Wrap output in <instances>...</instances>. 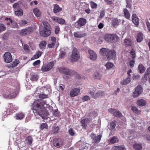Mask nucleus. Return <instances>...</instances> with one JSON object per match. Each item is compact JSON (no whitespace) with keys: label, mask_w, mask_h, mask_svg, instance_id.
Instances as JSON below:
<instances>
[{"label":"nucleus","mask_w":150,"mask_h":150,"mask_svg":"<svg viewBox=\"0 0 150 150\" xmlns=\"http://www.w3.org/2000/svg\"><path fill=\"white\" fill-rule=\"evenodd\" d=\"M88 52L89 54L90 58L93 61H95L96 59L97 55L94 51L89 50L88 51Z\"/></svg>","instance_id":"obj_18"},{"label":"nucleus","mask_w":150,"mask_h":150,"mask_svg":"<svg viewBox=\"0 0 150 150\" xmlns=\"http://www.w3.org/2000/svg\"><path fill=\"white\" fill-rule=\"evenodd\" d=\"M42 23L43 29L40 31V34L43 37H47L51 34L52 28L50 24L47 21H43Z\"/></svg>","instance_id":"obj_2"},{"label":"nucleus","mask_w":150,"mask_h":150,"mask_svg":"<svg viewBox=\"0 0 150 150\" xmlns=\"http://www.w3.org/2000/svg\"><path fill=\"white\" fill-rule=\"evenodd\" d=\"M15 14L17 16H21L23 15V10L20 8L19 9L15 12Z\"/></svg>","instance_id":"obj_40"},{"label":"nucleus","mask_w":150,"mask_h":150,"mask_svg":"<svg viewBox=\"0 0 150 150\" xmlns=\"http://www.w3.org/2000/svg\"><path fill=\"white\" fill-rule=\"evenodd\" d=\"M138 69L139 71V73L141 74L143 73L146 69L145 67L144 66V65L142 64H139Z\"/></svg>","instance_id":"obj_29"},{"label":"nucleus","mask_w":150,"mask_h":150,"mask_svg":"<svg viewBox=\"0 0 150 150\" xmlns=\"http://www.w3.org/2000/svg\"><path fill=\"white\" fill-rule=\"evenodd\" d=\"M33 12L37 17H40L41 15V12L40 10L37 8H34L33 10Z\"/></svg>","instance_id":"obj_33"},{"label":"nucleus","mask_w":150,"mask_h":150,"mask_svg":"<svg viewBox=\"0 0 150 150\" xmlns=\"http://www.w3.org/2000/svg\"><path fill=\"white\" fill-rule=\"evenodd\" d=\"M71 57V61L73 62L77 61L79 59L80 55L76 48L74 47L73 49Z\"/></svg>","instance_id":"obj_6"},{"label":"nucleus","mask_w":150,"mask_h":150,"mask_svg":"<svg viewBox=\"0 0 150 150\" xmlns=\"http://www.w3.org/2000/svg\"><path fill=\"white\" fill-rule=\"evenodd\" d=\"M26 140L28 141V144L29 145H30L32 143L33 139L31 136H28Z\"/></svg>","instance_id":"obj_45"},{"label":"nucleus","mask_w":150,"mask_h":150,"mask_svg":"<svg viewBox=\"0 0 150 150\" xmlns=\"http://www.w3.org/2000/svg\"><path fill=\"white\" fill-rule=\"evenodd\" d=\"M39 97L42 99L47 98H48V95L45 94H40L39 95Z\"/></svg>","instance_id":"obj_55"},{"label":"nucleus","mask_w":150,"mask_h":150,"mask_svg":"<svg viewBox=\"0 0 150 150\" xmlns=\"http://www.w3.org/2000/svg\"><path fill=\"white\" fill-rule=\"evenodd\" d=\"M132 21L133 23L136 26H137L139 24V19L135 14H132Z\"/></svg>","instance_id":"obj_20"},{"label":"nucleus","mask_w":150,"mask_h":150,"mask_svg":"<svg viewBox=\"0 0 150 150\" xmlns=\"http://www.w3.org/2000/svg\"><path fill=\"white\" fill-rule=\"evenodd\" d=\"M143 39V35L142 33L139 32L138 33L137 35L136 40L137 42H141Z\"/></svg>","instance_id":"obj_25"},{"label":"nucleus","mask_w":150,"mask_h":150,"mask_svg":"<svg viewBox=\"0 0 150 150\" xmlns=\"http://www.w3.org/2000/svg\"><path fill=\"white\" fill-rule=\"evenodd\" d=\"M130 82V78L128 77V78H126L124 80L121 81L120 83L122 85H126L128 84Z\"/></svg>","instance_id":"obj_36"},{"label":"nucleus","mask_w":150,"mask_h":150,"mask_svg":"<svg viewBox=\"0 0 150 150\" xmlns=\"http://www.w3.org/2000/svg\"><path fill=\"white\" fill-rule=\"evenodd\" d=\"M66 53L63 52V51H62L60 54V55L59 56V57L61 59H63Z\"/></svg>","instance_id":"obj_52"},{"label":"nucleus","mask_w":150,"mask_h":150,"mask_svg":"<svg viewBox=\"0 0 150 150\" xmlns=\"http://www.w3.org/2000/svg\"><path fill=\"white\" fill-rule=\"evenodd\" d=\"M30 76V79L32 81H37L38 79V76L37 74H32Z\"/></svg>","instance_id":"obj_34"},{"label":"nucleus","mask_w":150,"mask_h":150,"mask_svg":"<svg viewBox=\"0 0 150 150\" xmlns=\"http://www.w3.org/2000/svg\"><path fill=\"white\" fill-rule=\"evenodd\" d=\"M121 20L118 19L117 18H113L112 20V25L114 27H115L119 25V23H120Z\"/></svg>","instance_id":"obj_23"},{"label":"nucleus","mask_w":150,"mask_h":150,"mask_svg":"<svg viewBox=\"0 0 150 150\" xmlns=\"http://www.w3.org/2000/svg\"><path fill=\"white\" fill-rule=\"evenodd\" d=\"M25 115L22 112H20L16 114L14 118L17 120H21L25 117Z\"/></svg>","instance_id":"obj_22"},{"label":"nucleus","mask_w":150,"mask_h":150,"mask_svg":"<svg viewBox=\"0 0 150 150\" xmlns=\"http://www.w3.org/2000/svg\"><path fill=\"white\" fill-rule=\"evenodd\" d=\"M46 104L45 101L41 100L34 103L33 111L35 115H38L43 118L48 116V112L44 106Z\"/></svg>","instance_id":"obj_1"},{"label":"nucleus","mask_w":150,"mask_h":150,"mask_svg":"<svg viewBox=\"0 0 150 150\" xmlns=\"http://www.w3.org/2000/svg\"><path fill=\"white\" fill-rule=\"evenodd\" d=\"M48 127V125L47 123H43L40 124L39 128L41 130H42L44 129H47Z\"/></svg>","instance_id":"obj_39"},{"label":"nucleus","mask_w":150,"mask_h":150,"mask_svg":"<svg viewBox=\"0 0 150 150\" xmlns=\"http://www.w3.org/2000/svg\"><path fill=\"white\" fill-rule=\"evenodd\" d=\"M19 63V61L18 59H16L11 63V67H15Z\"/></svg>","instance_id":"obj_44"},{"label":"nucleus","mask_w":150,"mask_h":150,"mask_svg":"<svg viewBox=\"0 0 150 150\" xmlns=\"http://www.w3.org/2000/svg\"><path fill=\"white\" fill-rule=\"evenodd\" d=\"M5 20L6 21H8L10 22L11 23L10 26L11 28H17L18 26L17 23L14 21H13L10 18H5Z\"/></svg>","instance_id":"obj_24"},{"label":"nucleus","mask_w":150,"mask_h":150,"mask_svg":"<svg viewBox=\"0 0 150 150\" xmlns=\"http://www.w3.org/2000/svg\"><path fill=\"white\" fill-rule=\"evenodd\" d=\"M135 63V62L133 60H130L129 62V65L131 67H134Z\"/></svg>","instance_id":"obj_56"},{"label":"nucleus","mask_w":150,"mask_h":150,"mask_svg":"<svg viewBox=\"0 0 150 150\" xmlns=\"http://www.w3.org/2000/svg\"><path fill=\"white\" fill-rule=\"evenodd\" d=\"M52 142L54 146L60 148L63 145V140L60 138H55L53 139Z\"/></svg>","instance_id":"obj_11"},{"label":"nucleus","mask_w":150,"mask_h":150,"mask_svg":"<svg viewBox=\"0 0 150 150\" xmlns=\"http://www.w3.org/2000/svg\"><path fill=\"white\" fill-rule=\"evenodd\" d=\"M100 53L103 56H106L108 60L114 59L116 57V52L114 50H109L105 48L100 49Z\"/></svg>","instance_id":"obj_3"},{"label":"nucleus","mask_w":150,"mask_h":150,"mask_svg":"<svg viewBox=\"0 0 150 150\" xmlns=\"http://www.w3.org/2000/svg\"><path fill=\"white\" fill-rule=\"evenodd\" d=\"M18 109V108L15 105L12 103H9L8 105V108L7 110L8 111L13 113Z\"/></svg>","instance_id":"obj_16"},{"label":"nucleus","mask_w":150,"mask_h":150,"mask_svg":"<svg viewBox=\"0 0 150 150\" xmlns=\"http://www.w3.org/2000/svg\"><path fill=\"white\" fill-rule=\"evenodd\" d=\"M131 110L136 114H139L140 113V112L138 109L135 106H132L131 108Z\"/></svg>","instance_id":"obj_43"},{"label":"nucleus","mask_w":150,"mask_h":150,"mask_svg":"<svg viewBox=\"0 0 150 150\" xmlns=\"http://www.w3.org/2000/svg\"><path fill=\"white\" fill-rule=\"evenodd\" d=\"M101 75L100 74H99L98 72H96L94 73V78L95 79H100L101 78Z\"/></svg>","instance_id":"obj_41"},{"label":"nucleus","mask_w":150,"mask_h":150,"mask_svg":"<svg viewBox=\"0 0 150 150\" xmlns=\"http://www.w3.org/2000/svg\"><path fill=\"white\" fill-rule=\"evenodd\" d=\"M80 89L76 88L72 89L70 92L69 95L71 97H73L78 96L80 93Z\"/></svg>","instance_id":"obj_12"},{"label":"nucleus","mask_w":150,"mask_h":150,"mask_svg":"<svg viewBox=\"0 0 150 150\" xmlns=\"http://www.w3.org/2000/svg\"><path fill=\"white\" fill-rule=\"evenodd\" d=\"M86 34L82 31H77L74 33V37L76 38H80L85 36Z\"/></svg>","instance_id":"obj_17"},{"label":"nucleus","mask_w":150,"mask_h":150,"mask_svg":"<svg viewBox=\"0 0 150 150\" xmlns=\"http://www.w3.org/2000/svg\"><path fill=\"white\" fill-rule=\"evenodd\" d=\"M4 61L6 63H10L12 60L11 54L8 52H6L4 55Z\"/></svg>","instance_id":"obj_14"},{"label":"nucleus","mask_w":150,"mask_h":150,"mask_svg":"<svg viewBox=\"0 0 150 150\" xmlns=\"http://www.w3.org/2000/svg\"><path fill=\"white\" fill-rule=\"evenodd\" d=\"M91 137L93 139V141L95 143H98L100 141L102 136L101 135H99L97 136L95 135L94 134H91Z\"/></svg>","instance_id":"obj_19"},{"label":"nucleus","mask_w":150,"mask_h":150,"mask_svg":"<svg viewBox=\"0 0 150 150\" xmlns=\"http://www.w3.org/2000/svg\"><path fill=\"white\" fill-rule=\"evenodd\" d=\"M24 50L26 52H29V47L28 45L25 44L24 46Z\"/></svg>","instance_id":"obj_59"},{"label":"nucleus","mask_w":150,"mask_h":150,"mask_svg":"<svg viewBox=\"0 0 150 150\" xmlns=\"http://www.w3.org/2000/svg\"><path fill=\"white\" fill-rule=\"evenodd\" d=\"M40 61L39 60H37L35 62H34L33 63V65L34 66H36L38 65H39L40 64Z\"/></svg>","instance_id":"obj_60"},{"label":"nucleus","mask_w":150,"mask_h":150,"mask_svg":"<svg viewBox=\"0 0 150 150\" xmlns=\"http://www.w3.org/2000/svg\"><path fill=\"white\" fill-rule=\"evenodd\" d=\"M104 26V24L101 23H100L98 26V28L100 29H102Z\"/></svg>","instance_id":"obj_64"},{"label":"nucleus","mask_w":150,"mask_h":150,"mask_svg":"<svg viewBox=\"0 0 150 150\" xmlns=\"http://www.w3.org/2000/svg\"><path fill=\"white\" fill-rule=\"evenodd\" d=\"M20 2H17L13 4V7L14 8H16L20 7L19 6Z\"/></svg>","instance_id":"obj_57"},{"label":"nucleus","mask_w":150,"mask_h":150,"mask_svg":"<svg viewBox=\"0 0 150 150\" xmlns=\"http://www.w3.org/2000/svg\"><path fill=\"white\" fill-rule=\"evenodd\" d=\"M105 15V12L104 10L101 11L100 13V18H103L104 17Z\"/></svg>","instance_id":"obj_62"},{"label":"nucleus","mask_w":150,"mask_h":150,"mask_svg":"<svg viewBox=\"0 0 150 150\" xmlns=\"http://www.w3.org/2000/svg\"><path fill=\"white\" fill-rule=\"evenodd\" d=\"M47 45V42L45 41H42L40 43L39 46L40 49L42 50L44 49Z\"/></svg>","instance_id":"obj_35"},{"label":"nucleus","mask_w":150,"mask_h":150,"mask_svg":"<svg viewBox=\"0 0 150 150\" xmlns=\"http://www.w3.org/2000/svg\"><path fill=\"white\" fill-rule=\"evenodd\" d=\"M89 93L91 96L95 99H96L100 96H103L105 95L104 92L103 91H99L95 93L93 91H90Z\"/></svg>","instance_id":"obj_9"},{"label":"nucleus","mask_w":150,"mask_h":150,"mask_svg":"<svg viewBox=\"0 0 150 150\" xmlns=\"http://www.w3.org/2000/svg\"><path fill=\"white\" fill-rule=\"evenodd\" d=\"M42 53V52L40 51H37L36 52V54L33 55L31 58V60H33L35 59L39 58L41 55Z\"/></svg>","instance_id":"obj_27"},{"label":"nucleus","mask_w":150,"mask_h":150,"mask_svg":"<svg viewBox=\"0 0 150 150\" xmlns=\"http://www.w3.org/2000/svg\"><path fill=\"white\" fill-rule=\"evenodd\" d=\"M105 40L109 42H114L118 39V37L116 34H108L104 37Z\"/></svg>","instance_id":"obj_5"},{"label":"nucleus","mask_w":150,"mask_h":150,"mask_svg":"<svg viewBox=\"0 0 150 150\" xmlns=\"http://www.w3.org/2000/svg\"><path fill=\"white\" fill-rule=\"evenodd\" d=\"M142 91L143 89L142 86L140 85H138L136 87L135 90L133 93V97H137L142 93Z\"/></svg>","instance_id":"obj_8"},{"label":"nucleus","mask_w":150,"mask_h":150,"mask_svg":"<svg viewBox=\"0 0 150 150\" xmlns=\"http://www.w3.org/2000/svg\"><path fill=\"white\" fill-rule=\"evenodd\" d=\"M90 5L92 8H94L97 7V5L93 1L90 2Z\"/></svg>","instance_id":"obj_50"},{"label":"nucleus","mask_w":150,"mask_h":150,"mask_svg":"<svg viewBox=\"0 0 150 150\" xmlns=\"http://www.w3.org/2000/svg\"><path fill=\"white\" fill-rule=\"evenodd\" d=\"M60 71L64 74L67 75L69 76L75 75V76L78 79L81 78L80 75L78 74L74 71L67 69L66 68H62L60 69Z\"/></svg>","instance_id":"obj_4"},{"label":"nucleus","mask_w":150,"mask_h":150,"mask_svg":"<svg viewBox=\"0 0 150 150\" xmlns=\"http://www.w3.org/2000/svg\"><path fill=\"white\" fill-rule=\"evenodd\" d=\"M33 31V28L29 27L27 28L23 29L21 31L20 35L21 36H25L28 35Z\"/></svg>","instance_id":"obj_10"},{"label":"nucleus","mask_w":150,"mask_h":150,"mask_svg":"<svg viewBox=\"0 0 150 150\" xmlns=\"http://www.w3.org/2000/svg\"><path fill=\"white\" fill-rule=\"evenodd\" d=\"M59 127L58 126L54 127L53 129L54 134L57 133L59 132Z\"/></svg>","instance_id":"obj_49"},{"label":"nucleus","mask_w":150,"mask_h":150,"mask_svg":"<svg viewBox=\"0 0 150 150\" xmlns=\"http://www.w3.org/2000/svg\"><path fill=\"white\" fill-rule=\"evenodd\" d=\"M109 111L111 114L116 117H120L122 116V115L121 113L117 110L113 109H110L109 110Z\"/></svg>","instance_id":"obj_15"},{"label":"nucleus","mask_w":150,"mask_h":150,"mask_svg":"<svg viewBox=\"0 0 150 150\" xmlns=\"http://www.w3.org/2000/svg\"><path fill=\"white\" fill-rule=\"evenodd\" d=\"M68 132L69 134L71 136H73L75 134L72 128L69 129L68 130Z\"/></svg>","instance_id":"obj_53"},{"label":"nucleus","mask_w":150,"mask_h":150,"mask_svg":"<svg viewBox=\"0 0 150 150\" xmlns=\"http://www.w3.org/2000/svg\"><path fill=\"white\" fill-rule=\"evenodd\" d=\"M62 10L61 8H60L59 5L57 4H55L53 9L54 12L55 13H57L60 11Z\"/></svg>","instance_id":"obj_32"},{"label":"nucleus","mask_w":150,"mask_h":150,"mask_svg":"<svg viewBox=\"0 0 150 150\" xmlns=\"http://www.w3.org/2000/svg\"><path fill=\"white\" fill-rule=\"evenodd\" d=\"M90 119L88 118L84 119L81 121L82 126L83 128L86 129L87 125L90 123Z\"/></svg>","instance_id":"obj_21"},{"label":"nucleus","mask_w":150,"mask_h":150,"mask_svg":"<svg viewBox=\"0 0 150 150\" xmlns=\"http://www.w3.org/2000/svg\"><path fill=\"white\" fill-rule=\"evenodd\" d=\"M124 44L126 47H131L132 45V42L131 39H126L124 40Z\"/></svg>","instance_id":"obj_26"},{"label":"nucleus","mask_w":150,"mask_h":150,"mask_svg":"<svg viewBox=\"0 0 150 150\" xmlns=\"http://www.w3.org/2000/svg\"><path fill=\"white\" fill-rule=\"evenodd\" d=\"M126 3L127 5L126 7L128 8H131L132 6V0H126Z\"/></svg>","instance_id":"obj_42"},{"label":"nucleus","mask_w":150,"mask_h":150,"mask_svg":"<svg viewBox=\"0 0 150 150\" xmlns=\"http://www.w3.org/2000/svg\"><path fill=\"white\" fill-rule=\"evenodd\" d=\"M146 103V101L143 99H140L138 100L137 102V104L140 106H145Z\"/></svg>","instance_id":"obj_31"},{"label":"nucleus","mask_w":150,"mask_h":150,"mask_svg":"<svg viewBox=\"0 0 150 150\" xmlns=\"http://www.w3.org/2000/svg\"><path fill=\"white\" fill-rule=\"evenodd\" d=\"M51 40L52 42V43H56V39L55 37H51Z\"/></svg>","instance_id":"obj_61"},{"label":"nucleus","mask_w":150,"mask_h":150,"mask_svg":"<svg viewBox=\"0 0 150 150\" xmlns=\"http://www.w3.org/2000/svg\"><path fill=\"white\" fill-rule=\"evenodd\" d=\"M54 65V63L52 62L49 63L43 66L41 68V70L43 71H46L51 69Z\"/></svg>","instance_id":"obj_13"},{"label":"nucleus","mask_w":150,"mask_h":150,"mask_svg":"<svg viewBox=\"0 0 150 150\" xmlns=\"http://www.w3.org/2000/svg\"><path fill=\"white\" fill-rule=\"evenodd\" d=\"M123 13L125 17L128 19H129L130 15L128 10L127 8H125L123 10Z\"/></svg>","instance_id":"obj_30"},{"label":"nucleus","mask_w":150,"mask_h":150,"mask_svg":"<svg viewBox=\"0 0 150 150\" xmlns=\"http://www.w3.org/2000/svg\"><path fill=\"white\" fill-rule=\"evenodd\" d=\"M6 29L5 26L3 24H0V33L5 30Z\"/></svg>","instance_id":"obj_46"},{"label":"nucleus","mask_w":150,"mask_h":150,"mask_svg":"<svg viewBox=\"0 0 150 150\" xmlns=\"http://www.w3.org/2000/svg\"><path fill=\"white\" fill-rule=\"evenodd\" d=\"M119 139L117 136H114L110 139V142L111 144H114L118 142Z\"/></svg>","instance_id":"obj_28"},{"label":"nucleus","mask_w":150,"mask_h":150,"mask_svg":"<svg viewBox=\"0 0 150 150\" xmlns=\"http://www.w3.org/2000/svg\"><path fill=\"white\" fill-rule=\"evenodd\" d=\"M130 54L132 55V59H134L136 57V54L135 51L133 50V49L130 52Z\"/></svg>","instance_id":"obj_51"},{"label":"nucleus","mask_w":150,"mask_h":150,"mask_svg":"<svg viewBox=\"0 0 150 150\" xmlns=\"http://www.w3.org/2000/svg\"><path fill=\"white\" fill-rule=\"evenodd\" d=\"M65 21L64 19L62 18H59L58 22L61 24H64Z\"/></svg>","instance_id":"obj_54"},{"label":"nucleus","mask_w":150,"mask_h":150,"mask_svg":"<svg viewBox=\"0 0 150 150\" xmlns=\"http://www.w3.org/2000/svg\"><path fill=\"white\" fill-rule=\"evenodd\" d=\"M83 101H87L90 100V97L88 96H85L82 98Z\"/></svg>","instance_id":"obj_48"},{"label":"nucleus","mask_w":150,"mask_h":150,"mask_svg":"<svg viewBox=\"0 0 150 150\" xmlns=\"http://www.w3.org/2000/svg\"><path fill=\"white\" fill-rule=\"evenodd\" d=\"M113 64L110 62H108L105 65L107 69H109L112 68L113 66Z\"/></svg>","instance_id":"obj_47"},{"label":"nucleus","mask_w":150,"mask_h":150,"mask_svg":"<svg viewBox=\"0 0 150 150\" xmlns=\"http://www.w3.org/2000/svg\"><path fill=\"white\" fill-rule=\"evenodd\" d=\"M60 31V28L58 26L55 27V33L56 34H58Z\"/></svg>","instance_id":"obj_58"},{"label":"nucleus","mask_w":150,"mask_h":150,"mask_svg":"<svg viewBox=\"0 0 150 150\" xmlns=\"http://www.w3.org/2000/svg\"><path fill=\"white\" fill-rule=\"evenodd\" d=\"M133 147L135 150H141L142 149V145L140 144H134L133 145Z\"/></svg>","instance_id":"obj_37"},{"label":"nucleus","mask_w":150,"mask_h":150,"mask_svg":"<svg viewBox=\"0 0 150 150\" xmlns=\"http://www.w3.org/2000/svg\"><path fill=\"white\" fill-rule=\"evenodd\" d=\"M87 22L86 20L83 18H80L74 23V26L76 28H80L85 25Z\"/></svg>","instance_id":"obj_7"},{"label":"nucleus","mask_w":150,"mask_h":150,"mask_svg":"<svg viewBox=\"0 0 150 150\" xmlns=\"http://www.w3.org/2000/svg\"><path fill=\"white\" fill-rule=\"evenodd\" d=\"M104 1L105 2L106 4L109 5H111L112 3V2L111 1L109 0H104Z\"/></svg>","instance_id":"obj_63"},{"label":"nucleus","mask_w":150,"mask_h":150,"mask_svg":"<svg viewBox=\"0 0 150 150\" xmlns=\"http://www.w3.org/2000/svg\"><path fill=\"white\" fill-rule=\"evenodd\" d=\"M117 122L116 120H113L110 123V129H113L115 127L116 125Z\"/></svg>","instance_id":"obj_38"}]
</instances>
